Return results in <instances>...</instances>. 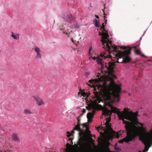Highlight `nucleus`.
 <instances>
[{
	"mask_svg": "<svg viewBox=\"0 0 152 152\" xmlns=\"http://www.w3.org/2000/svg\"><path fill=\"white\" fill-rule=\"evenodd\" d=\"M106 120L107 121H106V123H106V124H109V123L110 121V118H107Z\"/></svg>",
	"mask_w": 152,
	"mask_h": 152,
	"instance_id": "nucleus-23",
	"label": "nucleus"
},
{
	"mask_svg": "<svg viewBox=\"0 0 152 152\" xmlns=\"http://www.w3.org/2000/svg\"><path fill=\"white\" fill-rule=\"evenodd\" d=\"M135 53L137 55H141V52L139 49L135 50Z\"/></svg>",
	"mask_w": 152,
	"mask_h": 152,
	"instance_id": "nucleus-21",
	"label": "nucleus"
},
{
	"mask_svg": "<svg viewBox=\"0 0 152 152\" xmlns=\"http://www.w3.org/2000/svg\"><path fill=\"white\" fill-rule=\"evenodd\" d=\"M93 88V92L96 99L94 100L93 103L89 105L88 107H86L87 109L88 110L91 109L93 110L92 112H89L87 114V117L88 122H90L92 121V118L95 113V110L96 109V106H101L102 107L103 115L108 116L111 115L112 112L116 113L119 119L122 120L123 121V123L125 124L126 136L125 138L119 141V143H122L124 142L127 143L132 141L136 136L137 132L132 129L131 123L124 119L130 121H136L137 112L136 113L129 112L126 110V108L124 109V112H121L118 111L116 107L113 106L110 103L108 102L107 104L110 107L111 110H110L106 107H102L100 104H98L102 101L101 96H102L105 100L109 101L111 99V96L112 95L114 97L116 98L117 101L118 102L119 100V93L121 90L120 86L115 84L114 82H110L108 86L104 84L102 86L97 85L94 87Z\"/></svg>",
	"mask_w": 152,
	"mask_h": 152,
	"instance_id": "nucleus-1",
	"label": "nucleus"
},
{
	"mask_svg": "<svg viewBox=\"0 0 152 152\" xmlns=\"http://www.w3.org/2000/svg\"><path fill=\"white\" fill-rule=\"evenodd\" d=\"M88 55L89 56V59L90 60H91L92 59V55H91V53H88Z\"/></svg>",
	"mask_w": 152,
	"mask_h": 152,
	"instance_id": "nucleus-24",
	"label": "nucleus"
},
{
	"mask_svg": "<svg viewBox=\"0 0 152 152\" xmlns=\"http://www.w3.org/2000/svg\"><path fill=\"white\" fill-rule=\"evenodd\" d=\"M69 140L71 141V143H72V144H73V143L72 141L73 139L72 138H69Z\"/></svg>",
	"mask_w": 152,
	"mask_h": 152,
	"instance_id": "nucleus-29",
	"label": "nucleus"
},
{
	"mask_svg": "<svg viewBox=\"0 0 152 152\" xmlns=\"http://www.w3.org/2000/svg\"><path fill=\"white\" fill-rule=\"evenodd\" d=\"M95 16L96 17V18H99V17L97 15H95Z\"/></svg>",
	"mask_w": 152,
	"mask_h": 152,
	"instance_id": "nucleus-33",
	"label": "nucleus"
},
{
	"mask_svg": "<svg viewBox=\"0 0 152 152\" xmlns=\"http://www.w3.org/2000/svg\"><path fill=\"white\" fill-rule=\"evenodd\" d=\"M105 52H104L103 53H101V55H100V56L102 58H104V59H105L106 58H110L111 57V56L110 55V56L107 55L106 56H105Z\"/></svg>",
	"mask_w": 152,
	"mask_h": 152,
	"instance_id": "nucleus-15",
	"label": "nucleus"
},
{
	"mask_svg": "<svg viewBox=\"0 0 152 152\" xmlns=\"http://www.w3.org/2000/svg\"><path fill=\"white\" fill-rule=\"evenodd\" d=\"M42 55L40 53L37 54L36 56V58L37 59H41L42 58Z\"/></svg>",
	"mask_w": 152,
	"mask_h": 152,
	"instance_id": "nucleus-20",
	"label": "nucleus"
},
{
	"mask_svg": "<svg viewBox=\"0 0 152 152\" xmlns=\"http://www.w3.org/2000/svg\"><path fill=\"white\" fill-rule=\"evenodd\" d=\"M35 101L37 102V104L39 106H41L44 104V102L42 99L38 96H33Z\"/></svg>",
	"mask_w": 152,
	"mask_h": 152,
	"instance_id": "nucleus-10",
	"label": "nucleus"
},
{
	"mask_svg": "<svg viewBox=\"0 0 152 152\" xmlns=\"http://www.w3.org/2000/svg\"><path fill=\"white\" fill-rule=\"evenodd\" d=\"M98 57H92V59H94V60H95V59H96H96Z\"/></svg>",
	"mask_w": 152,
	"mask_h": 152,
	"instance_id": "nucleus-30",
	"label": "nucleus"
},
{
	"mask_svg": "<svg viewBox=\"0 0 152 152\" xmlns=\"http://www.w3.org/2000/svg\"><path fill=\"white\" fill-rule=\"evenodd\" d=\"M83 113L81 114L79 116H78V117L80 118V117H81L83 115Z\"/></svg>",
	"mask_w": 152,
	"mask_h": 152,
	"instance_id": "nucleus-31",
	"label": "nucleus"
},
{
	"mask_svg": "<svg viewBox=\"0 0 152 152\" xmlns=\"http://www.w3.org/2000/svg\"><path fill=\"white\" fill-rule=\"evenodd\" d=\"M34 50L36 53L37 55L40 53V48L37 46H34Z\"/></svg>",
	"mask_w": 152,
	"mask_h": 152,
	"instance_id": "nucleus-14",
	"label": "nucleus"
},
{
	"mask_svg": "<svg viewBox=\"0 0 152 152\" xmlns=\"http://www.w3.org/2000/svg\"><path fill=\"white\" fill-rule=\"evenodd\" d=\"M11 37L15 39H19V34H15L12 32Z\"/></svg>",
	"mask_w": 152,
	"mask_h": 152,
	"instance_id": "nucleus-12",
	"label": "nucleus"
},
{
	"mask_svg": "<svg viewBox=\"0 0 152 152\" xmlns=\"http://www.w3.org/2000/svg\"><path fill=\"white\" fill-rule=\"evenodd\" d=\"M96 61L98 64L101 65V71L102 73H106V70L104 69V67L106 69L108 72L109 75L113 77L116 78L115 75L113 73L114 72V67L115 64V62H109L108 64L105 63H103L102 59L99 57H98L96 59Z\"/></svg>",
	"mask_w": 152,
	"mask_h": 152,
	"instance_id": "nucleus-4",
	"label": "nucleus"
},
{
	"mask_svg": "<svg viewBox=\"0 0 152 152\" xmlns=\"http://www.w3.org/2000/svg\"><path fill=\"white\" fill-rule=\"evenodd\" d=\"M110 49V51H109L107 48L106 46L105 48H104L103 45L102 44L103 48L106 49L110 54H112L113 53H114V52H115L117 53H115V57L117 58L118 61H116V62L118 63H127L129 62L131 60V58L128 56L131 53V49L129 48L128 50H126L124 52L121 51L119 50H117L118 49L117 47L115 45H110L108 43Z\"/></svg>",
	"mask_w": 152,
	"mask_h": 152,
	"instance_id": "nucleus-3",
	"label": "nucleus"
},
{
	"mask_svg": "<svg viewBox=\"0 0 152 152\" xmlns=\"http://www.w3.org/2000/svg\"><path fill=\"white\" fill-rule=\"evenodd\" d=\"M82 125L83 127H86V130L85 132H84L86 133V137L84 139V142L85 141L86 139L88 137H91V132L89 131L88 129V127L87 125L86 124H81Z\"/></svg>",
	"mask_w": 152,
	"mask_h": 152,
	"instance_id": "nucleus-9",
	"label": "nucleus"
},
{
	"mask_svg": "<svg viewBox=\"0 0 152 152\" xmlns=\"http://www.w3.org/2000/svg\"><path fill=\"white\" fill-rule=\"evenodd\" d=\"M97 79H96L95 80L92 79V80H90L89 81V82L90 83L93 84L94 83L97 82Z\"/></svg>",
	"mask_w": 152,
	"mask_h": 152,
	"instance_id": "nucleus-19",
	"label": "nucleus"
},
{
	"mask_svg": "<svg viewBox=\"0 0 152 152\" xmlns=\"http://www.w3.org/2000/svg\"><path fill=\"white\" fill-rule=\"evenodd\" d=\"M134 48H136V47H134Z\"/></svg>",
	"mask_w": 152,
	"mask_h": 152,
	"instance_id": "nucleus-43",
	"label": "nucleus"
},
{
	"mask_svg": "<svg viewBox=\"0 0 152 152\" xmlns=\"http://www.w3.org/2000/svg\"><path fill=\"white\" fill-rule=\"evenodd\" d=\"M101 129H102L104 131H106V129L104 128V126H102L101 128Z\"/></svg>",
	"mask_w": 152,
	"mask_h": 152,
	"instance_id": "nucleus-28",
	"label": "nucleus"
},
{
	"mask_svg": "<svg viewBox=\"0 0 152 152\" xmlns=\"http://www.w3.org/2000/svg\"><path fill=\"white\" fill-rule=\"evenodd\" d=\"M99 35L102 36L101 37V41L104 46L103 47L105 48L106 46V47L107 48L108 50L110 51V48L109 46L108 43L110 45H112V42L111 41H109L108 38L109 36L108 33H106V32L104 33L103 31L102 32H99Z\"/></svg>",
	"mask_w": 152,
	"mask_h": 152,
	"instance_id": "nucleus-6",
	"label": "nucleus"
},
{
	"mask_svg": "<svg viewBox=\"0 0 152 152\" xmlns=\"http://www.w3.org/2000/svg\"><path fill=\"white\" fill-rule=\"evenodd\" d=\"M144 144L145 148L142 152H145L148 151L149 148L152 145V139L140 140ZM138 152H141L139 151Z\"/></svg>",
	"mask_w": 152,
	"mask_h": 152,
	"instance_id": "nucleus-8",
	"label": "nucleus"
},
{
	"mask_svg": "<svg viewBox=\"0 0 152 152\" xmlns=\"http://www.w3.org/2000/svg\"><path fill=\"white\" fill-rule=\"evenodd\" d=\"M141 56H142L143 57H145V55H142L141 54L140 55Z\"/></svg>",
	"mask_w": 152,
	"mask_h": 152,
	"instance_id": "nucleus-34",
	"label": "nucleus"
},
{
	"mask_svg": "<svg viewBox=\"0 0 152 152\" xmlns=\"http://www.w3.org/2000/svg\"><path fill=\"white\" fill-rule=\"evenodd\" d=\"M104 15H107V14H105V13H104Z\"/></svg>",
	"mask_w": 152,
	"mask_h": 152,
	"instance_id": "nucleus-42",
	"label": "nucleus"
},
{
	"mask_svg": "<svg viewBox=\"0 0 152 152\" xmlns=\"http://www.w3.org/2000/svg\"><path fill=\"white\" fill-rule=\"evenodd\" d=\"M103 116H102V115L101 116V118H103Z\"/></svg>",
	"mask_w": 152,
	"mask_h": 152,
	"instance_id": "nucleus-41",
	"label": "nucleus"
},
{
	"mask_svg": "<svg viewBox=\"0 0 152 152\" xmlns=\"http://www.w3.org/2000/svg\"><path fill=\"white\" fill-rule=\"evenodd\" d=\"M12 139L13 140L16 142H19L20 141V140L16 134H13L12 135Z\"/></svg>",
	"mask_w": 152,
	"mask_h": 152,
	"instance_id": "nucleus-13",
	"label": "nucleus"
},
{
	"mask_svg": "<svg viewBox=\"0 0 152 152\" xmlns=\"http://www.w3.org/2000/svg\"><path fill=\"white\" fill-rule=\"evenodd\" d=\"M104 20L105 23H103L102 24V26H101V30L103 29V30L105 31V32H107V31L105 29L104 27L106 26L107 23V20L106 19L107 17L104 16Z\"/></svg>",
	"mask_w": 152,
	"mask_h": 152,
	"instance_id": "nucleus-11",
	"label": "nucleus"
},
{
	"mask_svg": "<svg viewBox=\"0 0 152 152\" xmlns=\"http://www.w3.org/2000/svg\"><path fill=\"white\" fill-rule=\"evenodd\" d=\"M66 133L67 134H68L67 135V137H70V136H71V135H73V134H74V133H73V134H72V133L71 132V133L70 132H69V131H67L66 132Z\"/></svg>",
	"mask_w": 152,
	"mask_h": 152,
	"instance_id": "nucleus-22",
	"label": "nucleus"
},
{
	"mask_svg": "<svg viewBox=\"0 0 152 152\" xmlns=\"http://www.w3.org/2000/svg\"><path fill=\"white\" fill-rule=\"evenodd\" d=\"M86 109H83V110H82L83 113H86Z\"/></svg>",
	"mask_w": 152,
	"mask_h": 152,
	"instance_id": "nucleus-27",
	"label": "nucleus"
},
{
	"mask_svg": "<svg viewBox=\"0 0 152 152\" xmlns=\"http://www.w3.org/2000/svg\"><path fill=\"white\" fill-rule=\"evenodd\" d=\"M115 149L117 150H120V149L119 148H118V149H117V148H115Z\"/></svg>",
	"mask_w": 152,
	"mask_h": 152,
	"instance_id": "nucleus-36",
	"label": "nucleus"
},
{
	"mask_svg": "<svg viewBox=\"0 0 152 152\" xmlns=\"http://www.w3.org/2000/svg\"><path fill=\"white\" fill-rule=\"evenodd\" d=\"M72 42H73V43H74V40H73V39H72Z\"/></svg>",
	"mask_w": 152,
	"mask_h": 152,
	"instance_id": "nucleus-37",
	"label": "nucleus"
},
{
	"mask_svg": "<svg viewBox=\"0 0 152 152\" xmlns=\"http://www.w3.org/2000/svg\"><path fill=\"white\" fill-rule=\"evenodd\" d=\"M104 124L106 125V129L108 131H111V133L110 134V136L111 139L115 138H118L119 137L120 135H122V133L125 132L124 131L121 130L119 131V133L116 132L112 130L111 127V124H106L105 123Z\"/></svg>",
	"mask_w": 152,
	"mask_h": 152,
	"instance_id": "nucleus-7",
	"label": "nucleus"
},
{
	"mask_svg": "<svg viewBox=\"0 0 152 152\" xmlns=\"http://www.w3.org/2000/svg\"><path fill=\"white\" fill-rule=\"evenodd\" d=\"M123 49H126V47H124V48Z\"/></svg>",
	"mask_w": 152,
	"mask_h": 152,
	"instance_id": "nucleus-40",
	"label": "nucleus"
},
{
	"mask_svg": "<svg viewBox=\"0 0 152 152\" xmlns=\"http://www.w3.org/2000/svg\"><path fill=\"white\" fill-rule=\"evenodd\" d=\"M64 23L63 25L60 26V29L64 34H65L69 37L68 33L72 32L71 29H76L80 27L79 24L75 23L76 19L75 17L70 13L64 14L62 16Z\"/></svg>",
	"mask_w": 152,
	"mask_h": 152,
	"instance_id": "nucleus-2",
	"label": "nucleus"
},
{
	"mask_svg": "<svg viewBox=\"0 0 152 152\" xmlns=\"http://www.w3.org/2000/svg\"><path fill=\"white\" fill-rule=\"evenodd\" d=\"M87 85H88V86H91V84H90V85H89V84L88 83H87Z\"/></svg>",
	"mask_w": 152,
	"mask_h": 152,
	"instance_id": "nucleus-38",
	"label": "nucleus"
},
{
	"mask_svg": "<svg viewBox=\"0 0 152 152\" xmlns=\"http://www.w3.org/2000/svg\"><path fill=\"white\" fill-rule=\"evenodd\" d=\"M92 47H91L88 50V53H91V50H92Z\"/></svg>",
	"mask_w": 152,
	"mask_h": 152,
	"instance_id": "nucleus-26",
	"label": "nucleus"
},
{
	"mask_svg": "<svg viewBox=\"0 0 152 152\" xmlns=\"http://www.w3.org/2000/svg\"><path fill=\"white\" fill-rule=\"evenodd\" d=\"M78 94L79 95L81 94V95L83 96L84 97L86 96L87 94L86 92H83L81 91V89H80V91L78 93Z\"/></svg>",
	"mask_w": 152,
	"mask_h": 152,
	"instance_id": "nucleus-18",
	"label": "nucleus"
},
{
	"mask_svg": "<svg viewBox=\"0 0 152 152\" xmlns=\"http://www.w3.org/2000/svg\"><path fill=\"white\" fill-rule=\"evenodd\" d=\"M24 113L26 115H30L33 114V113L31 112L29 109L25 110H24Z\"/></svg>",
	"mask_w": 152,
	"mask_h": 152,
	"instance_id": "nucleus-17",
	"label": "nucleus"
},
{
	"mask_svg": "<svg viewBox=\"0 0 152 152\" xmlns=\"http://www.w3.org/2000/svg\"><path fill=\"white\" fill-rule=\"evenodd\" d=\"M90 74V72H87L85 73V75L86 77H88V75Z\"/></svg>",
	"mask_w": 152,
	"mask_h": 152,
	"instance_id": "nucleus-25",
	"label": "nucleus"
},
{
	"mask_svg": "<svg viewBox=\"0 0 152 152\" xmlns=\"http://www.w3.org/2000/svg\"><path fill=\"white\" fill-rule=\"evenodd\" d=\"M99 21V20H98L96 19H95L93 21L94 24L97 27H99V25L98 23Z\"/></svg>",
	"mask_w": 152,
	"mask_h": 152,
	"instance_id": "nucleus-16",
	"label": "nucleus"
},
{
	"mask_svg": "<svg viewBox=\"0 0 152 152\" xmlns=\"http://www.w3.org/2000/svg\"><path fill=\"white\" fill-rule=\"evenodd\" d=\"M100 126H98V127H97V129H100Z\"/></svg>",
	"mask_w": 152,
	"mask_h": 152,
	"instance_id": "nucleus-35",
	"label": "nucleus"
},
{
	"mask_svg": "<svg viewBox=\"0 0 152 152\" xmlns=\"http://www.w3.org/2000/svg\"><path fill=\"white\" fill-rule=\"evenodd\" d=\"M77 124L76 125L72 131V133L73 134L75 133V131H77L78 132V135L79 137V139L77 142L78 145L82 147L84 145V139L86 137V133L84 132L83 130L80 127V118L77 117Z\"/></svg>",
	"mask_w": 152,
	"mask_h": 152,
	"instance_id": "nucleus-5",
	"label": "nucleus"
},
{
	"mask_svg": "<svg viewBox=\"0 0 152 152\" xmlns=\"http://www.w3.org/2000/svg\"><path fill=\"white\" fill-rule=\"evenodd\" d=\"M101 152H107L106 151H101Z\"/></svg>",
	"mask_w": 152,
	"mask_h": 152,
	"instance_id": "nucleus-39",
	"label": "nucleus"
},
{
	"mask_svg": "<svg viewBox=\"0 0 152 152\" xmlns=\"http://www.w3.org/2000/svg\"><path fill=\"white\" fill-rule=\"evenodd\" d=\"M66 146H71V145L70 144H69V143H67L66 144Z\"/></svg>",
	"mask_w": 152,
	"mask_h": 152,
	"instance_id": "nucleus-32",
	"label": "nucleus"
}]
</instances>
